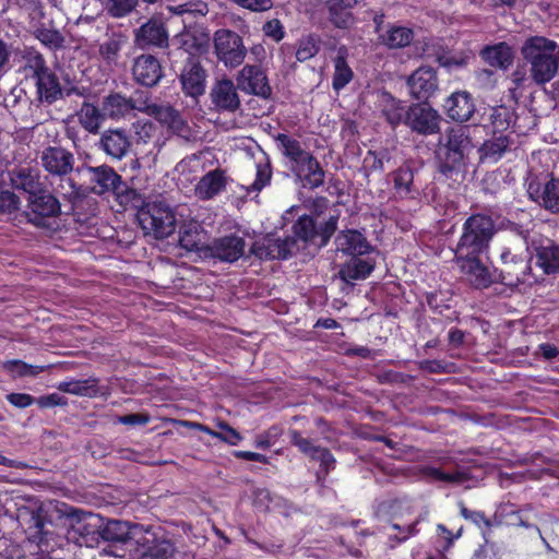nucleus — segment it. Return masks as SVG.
<instances>
[{"label":"nucleus","mask_w":559,"mask_h":559,"mask_svg":"<svg viewBox=\"0 0 559 559\" xmlns=\"http://www.w3.org/2000/svg\"><path fill=\"white\" fill-rule=\"evenodd\" d=\"M338 214L330 215L323 223L309 214L300 215L292 225V236L285 238H264L254 241L250 253L259 260H287L299 251V242L304 248L314 247L317 250L325 248L335 235L338 226Z\"/></svg>","instance_id":"nucleus-1"},{"label":"nucleus","mask_w":559,"mask_h":559,"mask_svg":"<svg viewBox=\"0 0 559 559\" xmlns=\"http://www.w3.org/2000/svg\"><path fill=\"white\" fill-rule=\"evenodd\" d=\"M282 148V154L289 163V170L295 180L307 190H317L325 182L326 171L312 152L302 147L299 140L277 133L274 138Z\"/></svg>","instance_id":"nucleus-2"},{"label":"nucleus","mask_w":559,"mask_h":559,"mask_svg":"<svg viewBox=\"0 0 559 559\" xmlns=\"http://www.w3.org/2000/svg\"><path fill=\"white\" fill-rule=\"evenodd\" d=\"M473 147L472 138L465 127L449 128L439 138L436 148L439 173L445 178H452L454 174L464 170Z\"/></svg>","instance_id":"nucleus-3"},{"label":"nucleus","mask_w":559,"mask_h":559,"mask_svg":"<svg viewBox=\"0 0 559 559\" xmlns=\"http://www.w3.org/2000/svg\"><path fill=\"white\" fill-rule=\"evenodd\" d=\"M496 233V224L490 215L471 214L462 224L461 235L453 249L454 259L486 254Z\"/></svg>","instance_id":"nucleus-4"},{"label":"nucleus","mask_w":559,"mask_h":559,"mask_svg":"<svg viewBox=\"0 0 559 559\" xmlns=\"http://www.w3.org/2000/svg\"><path fill=\"white\" fill-rule=\"evenodd\" d=\"M557 44L548 37H527L521 53L527 64L532 80L539 85L550 82L558 72Z\"/></svg>","instance_id":"nucleus-5"},{"label":"nucleus","mask_w":559,"mask_h":559,"mask_svg":"<svg viewBox=\"0 0 559 559\" xmlns=\"http://www.w3.org/2000/svg\"><path fill=\"white\" fill-rule=\"evenodd\" d=\"M73 190L69 193L71 206L69 210L62 212L61 203L53 192L48 188L38 193L32 199H27V218L31 224L36 227L45 228L48 230H57L59 225L57 218L64 213L70 215L75 206L76 201L80 199L79 190L72 185Z\"/></svg>","instance_id":"nucleus-6"},{"label":"nucleus","mask_w":559,"mask_h":559,"mask_svg":"<svg viewBox=\"0 0 559 559\" xmlns=\"http://www.w3.org/2000/svg\"><path fill=\"white\" fill-rule=\"evenodd\" d=\"M136 221L145 236L163 240L171 236L177 226L174 209L160 200L144 202L142 199L138 206Z\"/></svg>","instance_id":"nucleus-7"},{"label":"nucleus","mask_w":559,"mask_h":559,"mask_svg":"<svg viewBox=\"0 0 559 559\" xmlns=\"http://www.w3.org/2000/svg\"><path fill=\"white\" fill-rule=\"evenodd\" d=\"M94 183L93 191L97 194L111 192L116 201L123 206L136 207L141 201V194L133 188L129 187L122 177L110 166L100 165L87 168Z\"/></svg>","instance_id":"nucleus-8"},{"label":"nucleus","mask_w":559,"mask_h":559,"mask_svg":"<svg viewBox=\"0 0 559 559\" xmlns=\"http://www.w3.org/2000/svg\"><path fill=\"white\" fill-rule=\"evenodd\" d=\"M500 266L497 269L499 283L507 286H518L528 281L533 255L525 243L523 249L502 247L500 252Z\"/></svg>","instance_id":"nucleus-9"},{"label":"nucleus","mask_w":559,"mask_h":559,"mask_svg":"<svg viewBox=\"0 0 559 559\" xmlns=\"http://www.w3.org/2000/svg\"><path fill=\"white\" fill-rule=\"evenodd\" d=\"M289 442L295 447L301 454L309 457L311 461H318L320 464V471L317 473V483L323 485L324 477H321V473L328 475L332 469L335 468L336 460L328 448H323L317 444V439L311 437H305L302 432L295 428H289L287 431Z\"/></svg>","instance_id":"nucleus-10"},{"label":"nucleus","mask_w":559,"mask_h":559,"mask_svg":"<svg viewBox=\"0 0 559 559\" xmlns=\"http://www.w3.org/2000/svg\"><path fill=\"white\" fill-rule=\"evenodd\" d=\"M527 194L551 213H559V178L554 174H540L532 178L527 185Z\"/></svg>","instance_id":"nucleus-11"},{"label":"nucleus","mask_w":559,"mask_h":559,"mask_svg":"<svg viewBox=\"0 0 559 559\" xmlns=\"http://www.w3.org/2000/svg\"><path fill=\"white\" fill-rule=\"evenodd\" d=\"M246 240L237 234L225 235L214 238L203 249L205 257L225 263H234L243 257Z\"/></svg>","instance_id":"nucleus-12"},{"label":"nucleus","mask_w":559,"mask_h":559,"mask_svg":"<svg viewBox=\"0 0 559 559\" xmlns=\"http://www.w3.org/2000/svg\"><path fill=\"white\" fill-rule=\"evenodd\" d=\"M40 165L52 177L63 179L69 176L74 168V154L59 145H48L39 156Z\"/></svg>","instance_id":"nucleus-13"},{"label":"nucleus","mask_w":559,"mask_h":559,"mask_svg":"<svg viewBox=\"0 0 559 559\" xmlns=\"http://www.w3.org/2000/svg\"><path fill=\"white\" fill-rule=\"evenodd\" d=\"M454 261L475 288H488L493 283H499L497 269L490 270L481 261V255L463 257V259H454Z\"/></svg>","instance_id":"nucleus-14"},{"label":"nucleus","mask_w":559,"mask_h":559,"mask_svg":"<svg viewBox=\"0 0 559 559\" xmlns=\"http://www.w3.org/2000/svg\"><path fill=\"white\" fill-rule=\"evenodd\" d=\"M237 86L247 94L269 99L272 87L265 71L259 64H246L237 76Z\"/></svg>","instance_id":"nucleus-15"},{"label":"nucleus","mask_w":559,"mask_h":559,"mask_svg":"<svg viewBox=\"0 0 559 559\" xmlns=\"http://www.w3.org/2000/svg\"><path fill=\"white\" fill-rule=\"evenodd\" d=\"M405 126L418 134L432 135L440 130V116L431 107L414 104L407 107Z\"/></svg>","instance_id":"nucleus-16"},{"label":"nucleus","mask_w":559,"mask_h":559,"mask_svg":"<svg viewBox=\"0 0 559 559\" xmlns=\"http://www.w3.org/2000/svg\"><path fill=\"white\" fill-rule=\"evenodd\" d=\"M335 250L346 257L369 255L374 247L365 234L354 228L340 230L334 238Z\"/></svg>","instance_id":"nucleus-17"},{"label":"nucleus","mask_w":559,"mask_h":559,"mask_svg":"<svg viewBox=\"0 0 559 559\" xmlns=\"http://www.w3.org/2000/svg\"><path fill=\"white\" fill-rule=\"evenodd\" d=\"M9 177L14 189L26 193V200L49 187L46 179L41 178L39 170L29 166L15 167L9 171Z\"/></svg>","instance_id":"nucleus-18"},{"label":"nucleus","mask_w":559,"mask_h":559,"mask_svg":"<svg viewBox=\"0 0 559 559\" xmlns=\"http://www.w3.org/2000/svg\"><path fill=\"white\" fill-rule=\"evenodd\" d=\"M206 71L200 61L194 58H189L179 76L182 92L193 98L203 95L206 86Z\"/></svg>","instance_id":"nucleus-19"},{"label":"nucleus","mask_w":559,"mask_h":559,"mask_svg":"<svg viewBox=\"0 0 559 559\" xmlns=\"http://www.w3.org/2000/svg\"><path fill=\"white\" fill-rule=\"evenodd\" d=\"M407 85L413 98L427 102L438 90L437 72L430 67H420L409 75Z\"/></svg>","instance_id":"nucleus-20"},{"label":"nucleus","mask_w":559,"mask_h":559,"mask_svg":"<svg viewBox=\"0 0 559 559\" xmlns=\"http://www.w3.org/2000/svg\"><path fill=\"white\" fill-rule=\"evenodd\" d=\"M533 259L535 265L543 271L545 275H559V243L551 239L533 242Z\"/></svg>","instance_id":"nucleus-21"},{"label":"nucleus","mask_w":559,"mask_h":559,"mask_svg":"<svg viewBox=\"0 0 559 559\" xmlns=\"http://www.w3.org/2000/svg\"><path fill=\"white\" fill-rule=\"evenodd\" d=\"M388 178L396 200H414L419 194V188L414 180V169L409 164L401 165L391 171Z\"/></svg>","instance_id":"nucleus-22"},{"label":"nucleus","mask_w":559,"mask_h":559,"mask_svg":"<svg viewBox=\"0 0 559 559\" xmlns=\"http://www.w3.org/2000/svg\"><path fill=\"white\" fill-rule=\"evenodd\" d=\"M135 82L145 87H153L159 83L164 73L159 60L152 55H141L135 58L132 67Z\"/></svg>","instance_id":"nucleus-23"},{"label":"nucleus","mask_w":559,"mask_h":559,"mask_svg":"<svg viewBox=\"0 0 559 559\" xmlns=\"http://www.w3.org/2000/svg\"><path fill=\"white\" fill-rule=\"evenodd\" d=\"M210 97L217 111L235 112L240 107L237 86L229 79L217 81L211 90Z\"/></svg>","instance_id":"nucleus-24"},{"label":"nucleus","mask_w":559,"mask_h":559,"mask_svg":"<svg viewBox=\"0 0 559 559\" xmlns=\"http://www.w3.org/2000/svg\"><path fill=\"white\" fill-rule=\"evenodd\" d=\"M218 59L226 67L235 68L245 60L247 49L242 37H213Z\"/></svg>","instance_id":"nucleus-25"},{"label":"nucleus","mask_w":559,"mask_h":559,"mask_svg":"<svg viewBox=\"0 0 559 559\" xmlns=\"http://www.w3.org/2000/svg\"><path fill=\"white\" fill-rule=\"evenodd\" d=\"M99 147L108 156L120 160L131 147V136L126 129H108L100 136Z\"/></svg>","instance_id":"nucleus-26"},{"label":"nucleus","mask_w":559,"mask_h":559,"mask_svg":"<svg viewBox=\"0 0 559 559\" xmlns=\"http://www.w3.org/2000/svg\"><path fill=\"white\" fill-rule=\"evenodd\" d=\"M376 267V260L369 255H356L340 265L338 277L347 284L369 277Z\"/></svg>","instance_id":"nucleus-27"},{"label":"nucleus","mask_w":559,"mask_h":559,"mask_svg":"<svg viewBox=\"0 0 559 559\" xmlns=\"http://www.w3.org/2000/svg\"><path fill=\"white\" fill-rule=\"evenodd\" d=\"M445 115L454 121H468L475 112V104L467 92H454L444 102Z\"/></svg>","instance_id":"nucleus-28"},{"label":"nucleus","mask_w":559,"mask_h":559,"mask_svg":"<svg viewBox=\"0 0 559 559\" xmlns=\"http://www.w3.org/2000/svg\"><path fill=\"white\" fill-rule=\"evenodd\" d=\"M145 111L175 134L181 135L188 129L187 122L173 106L152 104L145 107Z\"/></svg>","instance_id":"nucleus-29"},{"label":"nucleus","mask_w":559,"mask_h":559,"mask_svg":"<svg viewBox=\"0 0 559 559\" xmlns=\"http://www.w3.org/2000/svg\"><path fill=\"white\" fill-rule=\"evenodd\" d=\"M34 80L36 93L41 103L51 105L63 97V90L59 79L49 68Z\"/></svg>","instance_id":"nucleus-30"},{"label":"nucleus","mask_w":559,"mask_h":559,"mask_svg":"<svg viewBox=\"0 0 559 559\" xmlns=\"http://www.w3.org/2000/svg\"><path fill=\"white\" fill-rule=\"evenodd\" d=\"M379 107L381 116L393 129L402 123L405 124L408 106H406L404 102L384 91L380 95Z\"/></svg>","instance_id":"nucleus-31"},{"label":"nucleus","mask_w":559,"mask_h":559,"mask_svg":"<svg viewBox=\"0 0 559 559\" xmlns=\"http://www.w3.org/2000/svg\"><path fill=\"white\" fill-rule=\"evenodd\" d=\"M225 171L216 168L206 173L195 186V195L201 200H211L226 189Z\"/></svg>","instance_id":"nucleus-32"},{"label":"nucleus","mask_w":559,"mask_h":559,"mask_svg":"<svg viewBox=\"0 0 559 559\" xmlns=\"http://www.w3.org/2000/svg\"><path fill=\"white\" fill-rule=\"evenodd\" d=\"M349 50L345 45L335 48V56L333 57L334 73L332 76V87L335 92H340L354 79V71L348 66L347 59Z\"/></svg>","instance_id":"nucleus-33"},{"label":"nucleus","mask_w":559,"mask_h":559,"mask_svg":"<svg viewBox=\"0 0 559 559\" xmlns=\"http://www.w3.org/2000/svg\"><path fill=\"white\" fill-rule=\"evenodd\" d=\"M511 144L509 134H491L490 139L484 141L478 148L479 160L481 163L499 162Z\"/></svg>","instance_id":"nucleus-34"},{"label":"nucleus","mask_w":559,"mask_h":559,"mask_svg":"<svg viewBox=\"0 0 559 559\" xmlns=\"http://www.w3.org/2000/svg\"><path fill=\"white\" fill-rule=\"evenodd\" d=\"M139 109L131 97H126L120 93H111L103 100V111L112 119L124 118Z\"/></svg>","instance_id":"nucleus-35"},{"label":"nucleus","mask_w":559,"mask_h":559,"mask_svg":"<svg viewBox=\"0 0 559 559\" xmlns=\"http://www.w3.org/2000/svg\"><path fill=\"white\" fill-rule=\"evenodd\" d=\"M480 56L486 63L502 70L508 69L514 59L512 48L506 43H499L493 46H487L480 51Z\"/></svg>","instance_id":"nucleus-36"},{"label":"nucleus","mask_w":559,"mask_h":559,"mask_svg":"<svg viewBox=\"0 0 559 559\" xmlns=\"http://www.w3.org/2000/svg\"><path fill=\"white\" fill-rule=\"evenodd\" d=\"M182 424L185 426L193 427L213 438L219 439L229 445H237L242 440L240 432L225 421L218 424L221 431H215L209 426L199 423L183 421Z\"/></svg>","instance_id":"nucleus-37"},{"label":"nucleus","mask_w":559,"mask_h":559,"mask_svg":"<svg viewBox=\"0 0 559 559\" xmlns=\"http://www.w3.org/2000/svg\"><path fill=\"white\" fill-rule=\"evenodd\" d=\"M513 120V112L506 106L490 107L488 112V123L485 128H490L491 134H506Z\"/></svg>","instance_id":"nucleus-38"},{"label":"nucleus","mask_w":559,"mask_h":559,"mask_svg":"<svg viewBox=\"0 0 559 559\" xmlns=\"http://www.w3.org/2000/svg\"><path fill=\"white\" fill-rule=\"evenodd\" d=\"M57 388L64 393L88 397H95L99 392L98 379L96 378L63 381Z\"/></svg>","instance_id":"nucleus-39"},{"label":"nucleus","mask_w":559,"mask_h":559,"mask_svg":"<svg viewBox=\"0 0 559 559\" xmlns=\"http://www.w3.org/2000/svg\"><path fill=\"white\" fill-rule=\"evenodd\" d=\"M80 124L90 133H97L105 118L104 111L94 104L84 102L76 114Z\"/></svg>","instance_id":"nucleus-40"},{"label":"nucleus","mask_w":559,"mask_h":559,"mask_svg":"<svg viewBox=\"0 0 559 559\" xmlns=\"http://www.w3.org/2000/svg\"><path fill=\"white\" fill-rule=\"evenodd\" d=\"M419 475L430 483L462 484L467 477L465 473L455 471L453 473L443 472L439 467L425 465L419 468Z\"/></svg>","instance_id":"nucleus-41"},{"label":"nucleus","mask_w":559,"mask_h":559,"mask_svg":"<svg viewBox=\"0 0 559 559\" xmlns=\"http://www.w3.org/2000/svg\"><path fill=\"white\" fill-rule=\"evenodd\" d=\"M22 59V69L27 78L35 79L48 69L44 56L34 49L26 50L23 53Z\"/></svg>","instance_id":"nucleus-42"},{"label":"nucleus","mask_w":559,"mask_h":559,"mask_svg":"<svg viewBox=\"0 0 559 559\" xmlns=\"http://www.w3.org/2000/svg\"><path fill=\"white\" fill-rule=\"evenodd\" d=\"M103 539L112 543H126L130 538L129 526L127 522L110 520L102 531Z\"/></svg>","instance_id":"nucleus-43"},{"label":"nucleus","mask_w":559,"mask_h":559,"mask_svg":"<svg viewBox=\"0 0 559 559\" xmlns=\"http://www.w3.org/2000/svg\"><path fill=\"white\" fill-rule=\"evenodd\" d=\"M438 38L439 37H424V39H427V40H424L421 57H425V58H433L435 57L436 60L439 62V64L442 67H445V68H452V67L459 68V67L464 66L465 64L464 58H456L453 56H447L444 53H439L435 49L432 51H430L429 44Z\"/></svg>","instance_id":"nucleus-44"},{"label":"nucleus","mask_w":559,"mask_h":559,"mask_svg":"<svg viewBox=\"0 0 559 559\" xmlns=\"http://www.w3.org/2000/svg\"><path fill=\"white\" fill-rule=\"evenodd\" d=\"M104 9L111 17L129 15L138 5V0H104Z\"/></svg>","instance_id":"nucleus-45"},{"label":"nucleus","mask_w":559,"mask_h":559,"mask_svg":"<svg viewBox=\"0 0 559 559\" xmlns=\"http://www.w3.org/2000/svg\"><path fill=\"white\" fill-rule=\"evenodd\" d=\"M174 552L175 546L170 540H156L143 552V559H171Z\"/></svg>","instance_id":"nucleus-46"},{"label":"nucleus","mask_w":559,"mask_h":559,"mask_svg":"<svg viewBox=\"0 0 559 559\" xmlns=\"http://www.w3.org/2000/svg\"><path fill=\"white\" fill-rule=\"evenodd\" d=\"M272 179V166L269 159L257 164L255 179L251 185L252 191H261L264 187L270 185Z\"/></svg>","instance_id":"nucleus-47"},{"label":"nucleus","mask_w":559,"mask_h":559,"mask_svg":"<svg viewBox=\"0 0 559 559\" xmlns=\"http://www.w3.org/2000/svg\"><path fill=\"white\" fill-rule=\"evenodd\" d=\"M133 127L136 143H150L156 135L157 128L150 120H138Z\"/></svg>","instance_id":"nucleus-48"},{"label":"nucleus","mask_w":559,"mask_h":559,"mask_svg":"<svg viewBox=\"0 0 559 559\" xmlns=\"http://www.w3.org/2000/svg\"><path fill=\"white\" fill-rule=\"evenodd\" d=\"M169 10L179 15L188 14V15H192L194 17L195 16L204 17L209 11L206 3L202 2V1L187 2V3L169 7Z\"/></svg>","instance_id":"nucleus-49"},{"label":"nucleus","mask_w":559,"mask_h":559,"mask_svg":"<svg viewBox=\"0 0 559 559\" xmlns=\"http://www.w3.org/2000/svg\"><path fill=\"white\" fill-rule=\"evenodd\" d=\"M319 48V40L314 37H304L296 51V58L300 62L307 61L318 53Z\"/></svg>","instance_id":"nucleus-50"},{"label":"nucleus","mask_w":559,"mask_h":559,"mask_svg":"<svg viewBox=\"0 0 559 559\" xmlns=\"http://www.w3.org/2000/svg\"><path fill=\"white\" fill-rule=\"evenodd\" d=\"M459 508L461 516L472 522L476 526L486 528H489L491 526V521L486 516L485 512L469 510L464 504V502H460Z\"/></svg>","instance_id":"nucleus-51"},{"label":"nucleus","mask_w":559,"mask_h":559,"mask_svg":"<svg viewBox=\"0 0 559 559\" xmlns=\"http://www.w3.org/2000/svg\"><path fill=\"white\" fill-rule=\"evenodd\" d=\"M20 199L12 191L3 189L0 180V214H11L19 209Z\"/></svg>","instance_id":"nucleus-52"},{"label":"nucleus","mask_w":559,"mask_h":559,"mask_svg":"<svg viewBox=\"0 0 559 559\" xmlns=\"http://www.w3.org/2000/svg\"><path fill=\"white\" fill-rule=\"evenodd\" d=\"M403 501L400 498H388L376 507V515L379 518H392L401 509Z\"/></svg>","instance_id":"nucleus-53"},{"label":"nucleus","mask_w":559,"mask_h":559,"mask_svg":"<svg viewBox=\"0 0 559 559\" xmlns=\"http://www.w3.org/2000/svg\"><path fill=\"white\" fill-rule=\"evenodd\" d=\"M438 536L443 539L442 548L439 550L440 557H444V552L448 551L453 545L455 539L461 537L462 527L457 531V533H453L450 531L444 524L437 525Z\"/></svg>","instance_id":"nucleus-54"},{"label":"nucleus","mask_w":559,"mask_h":559,"mask_svg":"<svg viewBox=\"0 0 559 559\" xmlns=\"http://www.w3.org/2000/svg\"><path fill=\"white\" fill-rule=\"evenodd\" d=\"M229 2L251 12H266L274 5L273 0H228Z\"/></svg>","instance_id":"nucleus-55"},{"label":"nucleus","mask_w":559,"mask_h":559,"mask_svg":"<svg viewBox=\"0 0 559 559\" xmlns=\"http://www.w3.org/2000/svg\"><path fill=\"white\" fill-rule=\"evenodd\" d=\"M139 35H167L163 19L160 16H153L141 26Z\"/></svg>","instance_id":"nucleus-56"},{"label":"nucleus","mask_w":559,"mask_h":559,"mask_svg":"<svg viewBox=\"0 0 559 559\" xmlns=\"http://www.w3.org/2000/svg\"><path fill=\"white\" fill-rule=\"evenodd\" d=\"M37 405L40 408H48L55 406H67L68 399L58 393H50L47 395H43L36 400Z\"/></svg>","instance_id":"nucleus-57"},{"label":"nucleus","mask_w":559,"mask_h":559,"mask_svg":"<svg viewBox=\"0 0 559 559\" xmlns=\"http://www.w3.org/2000/svg\"><path fill=\"white\" fill-rule=\"evenodd\" d=\"M426 302L430 310L436 313L442 314L444 309H449L450 306L444 304L442 294L440 292H430L426 294Z\"/></svg>","instance_id":"nucleus-58"},{"label":"nucleus","mask_w":559,"mask_h":559,"mask_svg":"<svg viewBox=\"0 0 559 559\" xmlns=\"http://www.w3.org/2000/svg\"><path fill=\"white\" fill-rule=\"evenodd\" d=\"M45 523V516L41 514L40 511L32 512L28 528L35 530V534L33 535V537L38 538V543H41L43 540Z\"/></svg>","instance_id":"nucleus-59"},{"label":"nucleus","mask_w":559,"mask_h":559,"mask_svg":"<svg viewBox=\"0 0 559 559\" xmlns=\"http://www.w3.org/2000/svg\"><path fill=\"white\" fill-rule=\"evenodd\" d=\"M120 50V43L116 39H110L107 43L100 45L99 53L108 62L115 61Z\"/></svg>","instance_id":"nucleus-60"},{"label":"nucleus","mask_w":559,"mask_h":559,"mask_svg":"<svg viewBox=\"0 0 559 559\" xmlns=\"http://www.w3.org/2000/svg\"><path fill=\"white\" fill-rule=\"evenodd\" d=\"M150 416L143 413H132L119 416L117 421L126 426H144L150 421Z\"/></svg>","instance_id":"nucleus-61"},{"label":"nucleus","mask_w":559,"mask_h":559,"mask_svg":"<svg viewBox=\"0 0 559 559\" xmlns=\"http://www.w3.org/2000/svg\"><path fill=\"white\" fill-rule=\"evenodd\" d=\"M331 22L338 28H346L353 22L352 12L340 10L336 13L329 7Z\"/></svg>","instance_id":"nucleus-62"},{"label":"nucleus","mask_w":559,"mask_h":559,"mask_svg":"<svg viewBox=\"0 0 559 559\" xmlns=\"http://www.w3.org/2000/svg\"><path fill=\"white\" fill-rule=\"evenodd\" d=\"M7 400L17 408L29 407L35 402V397L27 393H10L7 395Z\"/></svg>","instance_id":"nucleus-63"},{"label":"nucleus","mask_w":559,"mask_h":559,"mask_svg":"<svg viewBox=\"0 0 559 559\" xmlns=\"http://www.w3.org/2000/svg\"><path fill=\"white\" fill-rule=\"evenodd\" d=\"M419 368L429 373H442L445 371V364L442 360L426 359L419 362Z\"/></svg>","instance_id":"nucleus-64"}]
</instances>
